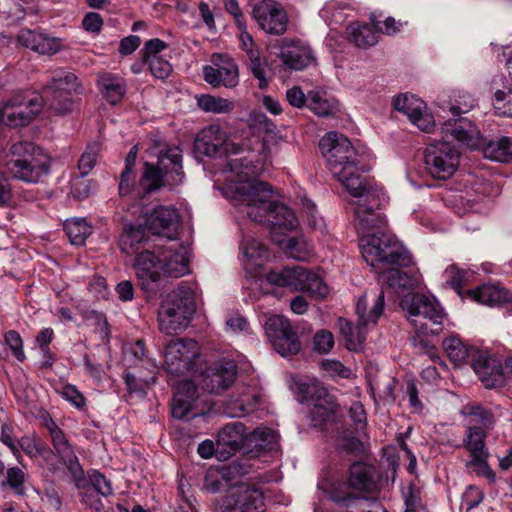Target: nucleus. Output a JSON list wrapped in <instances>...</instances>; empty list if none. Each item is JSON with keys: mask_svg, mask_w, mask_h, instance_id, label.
I'll return each mask as SVG.
<instances>
[{"mask_svg": "<svg viewBox=\"0 0 512 512\" xmlns=\"http://www.w3.org/2000/svg\"><path fill=\"white\" fill-rule=\"evenodd\" d=\"M319 148L328 170L352 197L349 205L358 221L359 247L367 264L372 268L378 263L409 266L412 257L408 250L394 236L380 231L386 218L377 210L383 205L385 194L362 175L364 169L351 141L332 131L320 139Z\"/></svg>", "mask_w": 512, "mask_h": 512, "instance_id": "nucleus-1", "label": "nucleus"}, {"mask_svg": "<svg viewBox=\"0 0 512 512\" xmlns=\"http://www.w3.org/2000/svg\"><path fill=\"white\" fill-rule=\"evenodd\" d=\"M380 280L381 291L377 294H369V300L374 303L375 296L380 293L384 295L392 292L401 296L400 305L408 313V319L416 331V336L413 338L414 346L421 348L434 363H442L434 347L422 336L439 333L444 312L435 298L410 292L420 281L419 273L408 274L399 269L390 268L381 274Z\"/></svg>", "mask_w": 512, "mask_h": 512, "instance_id": "nucleus-2", "label": "nucleus"}, {"mask_svg": "<svg viewBox=\"0 0 512 512\" xmlns=\"http://www.w3.org/2000/svg\"><path fill=\"white\" fill-rule=\"evenodd\" d=\"M221 191L240 216L269 225L272 241L278 245L285 243L284 231L298 227L294 211L274 201L272 187L266 182H235L231 179Z\"/></svg>", "mask_w": 512, "mask_h": 512, "instance_id": "nucleus-3", "label": "nucleus"}, {"mask_svg": "<svg viewBox=\"0 0 512 512\" xmlns=\"http://www.w3.org/2000/svg\"><path fill=\"white\" fill-rule=\"evenodd\" d=\"M467 98L468 101L463 106L453 105L450 107L451 117L441 125V134L444 140L431 143L425 149V169L435 179L446 180L458 169L460 153L450 144V140L472 150L482 146L478 128L468 118L460 116L475 106V100L470 96Z\"/></svg>", "mask_w": 512, "mask_h": 512, "instance_id": "nucleus-4", "label": "nucleus"}, {"mask_svg": "<svg viewBox=\"0 0 512 512\" xmlns=\"http://www.w3.org/2000/svg\"><path fill=\"white\" fill-rule=\"evenodd\" d=\"M138 147L133 146L126 156L125 169L122 171L119 182V195L143 198L145 195L158 190L162 186L170 188L182 184L184 172L182 170V155L178 146H166L157 156V164L144 163L141 178L135 182L133 167L136 161Z\"/></svg>", "mask_w": 512, "mask_h": 512, "instance_id": "nucleus-5", "label": "nucleus"}, {"mask_svg": "<svg viewBox=\"0 0 512 512\" xmlns=\"http://www.w3.org/2000/svg\"><path fill=\"white\" fill-rule=\"evenodd\" d=\"M283 138L276 133H267L262 139L253 136L244 144L243 156L230 158L226 182H260L258 177L271 163L279 150Z\"/></svg>", "mask_w": 512, "mask_h": 512, "instance_id": "nucleus-6", "label": "nucleus"}, {"mask_svg": "<svg viewBox=\"0 0 512 512\" xmlns=\"http://www.w3.org/2000/svg\"><path fill=\"white\" fill-rule=\"evenodd\" d=\"M462 414L467 418V432L463 443L471 457L468 466L477 475L492 483L496 476L487 461L489 452L485 446V438L486 430L492 425L493 416L490 411L476 404L465 405Z\"/></svg>", "mask_w": 512, "mask_h": 512, "instance_id": "nucleus-7", "label": "nucleus"}, {"mask_svg": "<svg viewBox=\"0 0 512 512\" xmlns=\"http://www.w3.org/2000/svg\"><path fill=\"white\" fill-rule=\"evenodd\" d=\"M11 158L6 167L18 180L37 184L50 173L51 159L44 150L32 142L20 141L10 147Z\"/></svg>", "mask_w": 512, "mask_h": 512, "instance_id": "nucleus-8", "label": "nucleus"}, {"mask_svg": "<svg viewBox=\"0 0 512 512\" xmlns=\"http://www.w3.org/2000/svg\"><path fill=\"white\" fill-rule=\"evenodd\" d=\"M194 311V287L190 284L179 285L161 302L158 312L160 331L172 335L185 329Z\"/></svg>", "mask_w": 512, "mask_h": 512, "instance_id": "nucleus-9", "label": "nucleus"}, {"mask_svg": "<svg viewBox=\"0 0 512 512\" xmlns=\"http://www.w3.org/2000/svg\"><path fill=\"white\" fill-rule=\"evenodd\" d=\"M369 296V293H365L356 303V314L358 317L356 327L344 318L338 319L341 334L345 338L347 349L350 351L359 352L363 349L368 328L376 324L384 311L385 301L383 300V293L375 296L374 304L371 307H369Z\"/></svg>", "mask_w": 512, "mask_h": 512, "instance_id": "nucleus-10", "label": "nucleus"}, {"mask_svg": "<svg viewBox=\"0 0 512 512\" xmlns=\"http://www.w3.org/2000/svg\"><path fill=\"white\" fill-rule=\"evenodd\" d=\"M264 280V290L268 291L264 296L270 293L268 285L287 287L294 292H306L319 298H324L329 293L328 286L316 272L299 265L284 267L279 271L272 270L265 275Z\"/></svg>", "mask_w": 512, "mask_h": 512, "instance_id": "nucleus-11", "label": "nucleus"}, {"mask_svg": "<svg viewBox=\"0 0 512 512\" xmlns=\"http://www.w3.org/2000/svg\"><path fill=\"white\" fill-rule=\"evenodd\" d=\"M268 257V249L261 241L253 237L243 238L240 244V260L249 276L247 297L251 302L260 300V295L268 293L264 290L265 276L261 274V268Z\"/></svg>", "mask_w": 512, "mask_h": 512, "instance_id": "nucleus-12", "label": "nucleus"}, {"mask_svg": "<svg viewBox=\"0 0 512 512\" xmlns=\"http://www.w3.org/2000/svg\"><path fill=\"white\" fill-rule=\"evenodd\" d=\"M293 388L302 395L301 401L312 405L310 420L313 426L318 427L326 423L336 412L334 396L330 395L325 387L314 378L295 377Z\"/></svg>", "mask_w": 512, "mask_h": 512, "instance_id": "nucleus-13", "label": "nucleus"}, {"mask_svg": "<svg viewBox=\"0 0 512 512\" xmlns=\"http://www.w3.org/2000/svg\"><path fill=\"white\" fill-rule=\"evenodd\" d=\"M164 368L174 376L196 374L200 365V348L192 339L171 340L164 350Z\"/></svg>", "mask_w": 512, "mask_h": 512, "instance_id": "nucleus-14", "label": "nucleus"}, {"mask_svg": "<svg viewBox=\"0 0 512 512\" xmlns=\"http://www.w3.org/2000/svg\"><path fill=\"white\" fill-rule=\"evenodd\" d=\"M132 215H138L147 229L155 234L168 239L177 240L180 228V215L173 206H158L153 209L148 207H132Z\"/></svg>", "mask_w": 512, "mask_h": 512, "instance_id": "nucleus-15", "label": "nucleus"}, {"mask_svg": "<svg viewBox=\"0 0 512 512\" xmlns=\"http://www.w3.org/2000/svg\"><path fill=\"white\" fill-rule=\"evenodd\" d=\"M79 84L75 74L63 70L54 72L51 82L45 87V100L50 110L63 115L73 108L72 94L77 93Z\"/></svg>", "mask_w": 512, "mask_h": 512, "instance_id": "nucleus-16", "label": "nucleus"}, {"mask_svg": "<svg viewBox=\"0 0 512 512\" xmlns=\"http://www.w3.org/2000/svg\"><path fill=\"white\" fill-rule=\"evenodd\" d=\"M42 109L41 97L36 93H18L0 108V123L18 127L28 125Z\"/></svg>", "mask_w": 512, "mask_h": 512, "instance_id": "nucleus-17", "label": "nucleus"}, {"mask_svg": "<svg viewBox=\"0 0 512 512\" xmlns=\"http://www.w3.org/2000/svg\"><path fill=\"white\" fill-rule=\"evenodd\" d=\"M261 321L267 338L281 356L288 357L300 351L298 335L285 317L264 315Z\"/></svg>", "mask_w": 512, "mask_h": 512, "instance_id": "nucleus-18", "label": "nucleus"}, {"mask_svg": "<svg viewBox=\"0 0 512 512\" xmlns=\"http://www.w3.org/2000/svg\"><path fill=\"white\" fill-rule=\"evenodd\" d=\"M263 492L254 485L240 481L221 499L219 512H264Z\"/></svg>", "mask_w": 512, "mask_h": 512, "instance_id": "nucleus-19", "label": "nucleus"}, {"mask_svg": "<svg viewBox=\"0 0 512 512\" xmlns=\"http://www.w3.org/2000/svg\"><path fill=\"white\" fill-rule=\"evenodd\" d=\"M196 147L209 157L232 155V158H236L244 154V144L230 140L226 132L216 124L209 125L201 131L196 140Z\"/></svg>", "mask_w": 512, "mask_h": 512, "instance_id": "nucleus-20", "label": "nucleus"}, {"mask_svg": "<svg viewBox=\"0 0 512 512\" xmlns=\"http://www.w3.org/2000/svg\"><path fill=\"white\" fill-rule=\"evenodd\" d=\"M190 244L177 240L168 241L161 247L162 274L170 277H181L190 271Z\"/></svg>", "mask_w": 512, "mask_h": 512, "instance_id": "nucleus-21", "label": "nucleus"}, {"mask_svg": "<svg viewBox=\"0 0 512 512\" xmlns=\"http://www.w3.org/2000/svg\"><path fill=\"white\" fill-rule=\"evenodd\" d=\"M394 108L405 114L412 125L419 130L430 133L435 128V120L426 103L413 94H401L394 99Z\"/></svg>", "mask_w": 512, "mask_h": 512, "instance_id": "nucleus-22", "label": "nucleus"}, {"mask_svg": "<svg viewBox=\"0 0 512 512\" xmlns=\"http://www.w3.org/2000/svg\"><path fill=\"white\" fill-rule=\"evenodd\" d=\"M212 65L203 68L204 79L213 87L233 88L239 82L238 67L234 59L227 54H213Z\"/></svg>", "mask_w": 512, "mask_h": 512, "instance_id": "nucleus-23", "label": "nucleus"}, {"mask_svg": "<svg viewBox=\"0 0 512 512\" xmlns=\"http://www.w3.org/2000/svg\"><path fill=\"white\" fill-rule=\"evenodd\" d=\"M253 17L262 30L280 35L287 28V14L284 8L274 0H262L253 8Z\"/></svg>", "mask_w": 512, "mask_h": 512, "instance_id": "nucleus-24", "label": "nucleus"}, {"mask_svg": "<svg viewBox=\"0 0 512 512\" xmlns=\"http://www.w3.org/2000/svg\"><path fill=\"white\" fill-rule=\"evenodd\" d=\"M237 366L233 360L222 359L211 364L201 373L202 387L211 393H221L235 380Z\"/></svg>", "mask_w": 512, "mask_h": 512, "instance_id": "nucleus-25", "label": "nucleus"}, {"mask_svg": "<svg viewBox=\"0 0 512 512\" xmlns=\"http://www.w3.org/2000/svg\"><path fill=\"white\" fill-rule=\"evenodd\" d=\"M46 427L50 433L56 452L71 473L76 486L80 487L81 482L84 481V471L63 431L56 425L53 420L48 421L46 423Z\"/></svg>", "mask_w": 512, "mask_h": 512, "instance_id": "nucleus-26", "label": "nucleus"}, {"mask_svg": "<svg viewBox=\"0 0 512 512\" xmlns=\"http://www.w3.org/2000/svg\"><path fill=\"white\" fill-rule=\"evenodd\" d=\"M197 387L193 381H183L177 385L172 400V415L176 419L195 418L203 414L197 409Z\"/></svg>", "mask_w": 512, "mask_h": 512, "instance_id": "nucleus-27", "label": "nucleus"}, {"mask_svg": "<svg viewBox=\"0 0 512 512\" xmlns=\"http://www.w3.org/2000/svg\"><path fill=\"white\" fill-rule=\"evenodd\" d=\"M280 59L285 69L303 70L316 61L310 45L302 40L284 41L280 50Z\"/></svg>", "mask_w": 512, "mask_h": 512, "instance_id": "nucleus-28", "label": "nucleus"}, {"mask_svg": "<svg viewBox=\"0 0 512 512\" xmlns=\"http://www.w3.org/2000/svg\"><path fill=\"white\" fill-rule=\"evenodd\" d=\"M160 266L161 250L158 255H155L148 249H144L136 255L134 268L143 290H152L153 286L160 280L162 274Z\"/></svg>", "mask_w": 512, "mask_h": 512, "instance_id": "nucleus-29", "label": "nucleus"}, {"mask_svg": "<svg viewBox=\"0 0 512 512\" xmlns=\"http://www.w3.org/2000/svg\"><path fill=\"white\" fill-rule=\"evenodd\" d=\"M246 472L244 467L237 463L210 470L205 477L204 487L207 491L212 493H217L228 488L233 490Z\"/></svg>", "mask_w": 512, "mask_h": 512, "instance_id": "nucleus-30", "label": "nucleus"}, {"mask_svg": "<svg viewBox=\"0 0 512 512\" xmlns=\"http://www.w3.org/2000/svg\"><path fill=\"white\" fill-rule=\"evenodd\" d=\"M471 366L479 380L487 387L494 388L504 382L503 367L499 360L480 351L473 359Z\"/></svg>", "mask_w": 512, "mask_h": 512, "instance_id": "nucleus-31", "label": "nucleus"}, {"mask_svg": "<svg viewBox=\"0 0 512 512\" xmlns=\"http://www.w3.org/2000/svg\"><path fill=\"white\" fill-rule=\"evenodd\" d=\"M238 29L240 30V48L245 51L248 57L249 67L253 76L258 80V87L260 89H265L269 83L266 75V63L261 59L258 47L256 46L252 36L247 32L246 22L244 23L243 28Z\"/></svg>", "mask_w": 512, "mask_h": 512, "instance_id": "nucleus-32", "label": "nucleus"}, {"mask_svg": "<svg viewBox=\"0 0 512 512\" xmlns=\"http://www.w3.org/2000/svg\"><path fill=\"white\" fill-rule=\"evenodd\" d=\"M167 48L168 44L159 38L144 44V59L148 61L150 73L157 79H166L172 72V65L162 55Z\"/></svg>", "mask_w": 512, "mask_h": 512, "instance_id": "nucleus-33", "label": "nucleus"}, {"mask_svg": "<svg viewBox=\"0 0 512 512\" xmlns=\"http://www.w3.org/2000/svg\"><path fill=\"white\" fill-rule=\"evenodd\" d=\"M381 476L375 467L357 462L350 467L349 485L353 490L376 493L379 490Z\"/></svg>", "mask_w": 512, "mask_h": 512, "instance_id": "nucleus-34", "label": "nucleus"}, {"mask_svg": "<svg viewBox=\"0 0 512 512\" xmlns=\"http://www.w3.org/2000/svg\"><path fill=\"white\" fill-rule=\"evenodd\" d=\"M17 40L22 46L42 55L56 54L62 48L59 38L47 36L38 30L21 29Z\"/></svg>", "mask_w": 512, "mask_h": 512, "instance_id": "nucleus-35", "label": "nucleus"}, {"mask_svg": "<svg viewBox=\"0 0 512 512\" xmlns=\"http://www.w3.org/2000/svg\"><path fill=\"white\" fill-rule=\"evenodd\" d=\"M135 217L137 218V223H126L119 237V248L127 255H137L142 249H145L148 241L147 227L138 215Z\"/></svg>", "mask_w": 512, "mask_h": 512, "instance_id": "nucleus-36", "label": "nucleus"}, {"mask_svg": "<svg viewBox=\"0 0 512 512\" xmlns=\"http://www.w3.org/2000/svg\"><path fill=\"white\" fill-rule=\"evenodd\" d=\"M258 402L257 392L243 387L234 392L225 402L224 412L230 418H240L254 411Z\"/></svg>", "mask_w": 512, "mask_h": 512, "instance_id": "nucleus-37", "label": "nucleus"}, {"mask_svg": "<svg viewBox=\"0 0 512 512\" xmlns=\"http://www.w3.org/2000/svg\"><path fill=\"white\" fill-rule=\"evenodd\" d=\"M246 427L242 422H232L223 427L217 435V448L227 454L246 449Z\"/></svg>", "mask_w": 512, "mask_h": 512, "instance_id": "nucleus-38", "label": "nucleus"}, {"mask_svg": "<svg viewBox=\"0 0 512 512\" xmlns=\"http://www.w3.org/2000/svg\"><path fill=\"white\" fill-rule=\"evenodd\" d=\"M444 349L449 359L457 366L471 362L479 352L472 346L465 345L458 336H450L443 341Z\"/></svg>", "mask_w": 512, "mask_h": 512, "instance_id": "nucleus-39", "label": "nucleus"}, {"mask_svg": "<svg viewBox=\"0 0 512 512\" xmlns=\"http://www.w3.org/2000/svg\"><path fill=\"white\" fill-rule=\"evenodd\" d=\"M308 108L317 116L327 117L338 112L339 103L325 92L313 90L308 94Z\"/></svg>", "mask_w": 512, "mask_h": 512, "instance_id": "nucleus-40", "label": "nucleus"}, {"mask_svg": "<svg viewBox=\"0 0 512 512\" xmlns=\"http://www.w3.org/2000/svg\"><path fill=\"white\" fill-rule=\"evenodd\" d=\"M278 435L271 429L264 426L255 428L246 436V450L260 451L263 449H273L277 443Z\"/></svg>", "mask_w": 512, "mask_h": 512, "instance_id": "nucleus-41", "label": "nucleus"}, {"mask_svg": "<svg viewBox=\"0 0 512 512\" xmlns=\"http://www.w3.org/2000/svg\"><path fill=\"white\" fill-rule=\"evenodd\" d=\"M352 8L342 0H330L320 10V17L327 25H341L351 15Z\"/></svg>", "mask_w": 512, "mask_h": 512, "instance_id": "nucleus-42", "label": "nucleus"}, {"mask_svg": "<svg viewBox=\"0 0 512 512\" xmlns=\"http://www.w3.org/2000/svg\"><path fill=\"white\" fill-rule=\"evenodd\" d=\"M98 84L104 97L113 105L117 104L125 95V81L119 76L105 73L99 77Z\"/></svg>", "mask_w": 512, "mask_h": 512, "instance_id": "nucleus-43", "label": "nucleus"}, {"mask_svg": "<svg viewBox=\"0 0 512 512\" xmlns=\"http://www.w3.org/2000/svg\"><path fill=\"white\" fill-rule=\"evenodd\" d=\"M318 490L322 492L324 499L348 506L353 500L350 495H345L342 492L344 484L342 482L328 478L326 475H322L317 484Z\"/></svg>", "mask_w": 512, "mask_h": 512, "instance_id": "nucleus-44", "label": "nucleus"}, {"mask_svg": "<svg viewBox=\"0 0 512 512\" xmlns=\"http://www.w3.org/2000/svg\"><path fill=\"white\" fill-rule=\"evenodd\" d=\"M472 298L483 305L496 306L509 300V293L495 285H483L470 291Z\"/></svg>", "mask_w": 512, "mask_h": 512, "instance_id": "nucleus-45", "label": "nucleus"}, {"mask_svg": "<svg viewBox=\"0 0 512 512\" xmlns=\"http://www.w3.org/2000/svg\"><path fill=\"white\" fill-rule=\"evenodd\" d=\"M484 156L497 162L512 160V137H500L488 142L483 149Z\"/></svg>", "mask_w": 512, "mask_h": 512, "instance_id": "nucleus-46", "label": "nucleus"}, {"mask_svg": "<svg viewBox=\"0 0 512 512\" xmlns=\"http://www.w3.org/2000/svg\"><path fill=\"white\" fill-rule=\"evenodd\" d=\"M196 103L202 111L214 114H227L235 107L233 101L210 94L196 96Z\"/></svg>", "mask_w": 512, "mask_h": 512, "instance_id": "nucleus-47", "label": "nucleus"}, {"mask_svg": "<svg viewBox=\"0 0 512 512\" xmlns=\"http://www.w3.org/2000/svg\"><path fill=\"white\" fill-rule=\"evenodd\" d=\"M64 230L71 244L81 246L92 232V227L83 218L66 220Z\"/></svg>", "mask_w": 512, "mask_h": 512, "instance_id": "nucleus-48", "label": "nucleus"}, {"mask_svg": "<svg viewBox=\"0 0 512 512\" xmlns=\"http://www.w3.org/2000/svg\"><path fill=\"white\" fill-rule=\"evenodd\" d=\"M348 29L354 43L358 47L367 48L373 46L378 41L377 30L373 25L352 23Z\"/></svg>", "mask_w": 512, "mask_h": 512, "instance_id": "nucleus-49", "label": "nucleus"}, {"mask_svg": "<svg viewBox=\"0 0 512 512\" xmlns=\"http://www.w3.org/2000/svg\"><path fill=\"white\" fill-rule=\"evenodd\" d=\"M293 259L305 261L310 253L311 248L303 237H285V243L279 245Z\"/></svg>", "mask_w": 512, "mask_h": 512, "instance_id": "nucleus-50", "label": "nucleus"}, {"mask_svg": "<svg viewBox=\"0 0 512 512\" xmlns=\"http://www.w3.org/2000/svg\"><path fill=\"white\" fill-rule=\"evenodd\" d=\"M100 151L99 144L96 142L87 145L78 162V169L82 176L88 175L96 164Z\"/></svg>", "mask_w": 512, "mask_h": 512, "instance_id": "nucleus-51", "label": "nucleus"}, {"mask_svg": "<svg viewBox=\"0 0 512 512\" xmlns=\"http://www.w3.org/2000/svg\"><path fill=\"white\" fill-rule=\"evenodd\" d=\"M17 445L19 450L21 449L31 458H36L49 452V448L43 442L29 436L22 437L17 442Z\"/></svg>", "mask_w": 512, "mask_h": 512, "instance_id": "nucleus-52", "label": "nucleus"}, {"mask_svg": "<svg viewBox=\"0 0 512 512\" xmlns=\"http://www.w3.org/2000/svg\"><path fill=\"white\" fill-rule=\"evenodd\" d=\"M493 107L500 116H512V90H497L494 94Z\"/></svg>", "mask_w": 512, "mask_h": 512, "instance_id": "nucleus-53", "label": "nucleus"}, {"mask_svg": "<svg viewBox=\"0 0 512 512\" xmlns=\"http://www.w3.org/2000/svg\"><path fill=\"white\" fill-rule=\"evenodd\" d=\"M312 343L314 351L327 354L334 346V336L330 331L321 329L315 333Z\"/></svg>", "mask_w": 512, "mask_h": 512, "instance_id": "nucleus-54", "label": "nucleus"}, {"mask_svg": "<svg viewBox=\"0 0 512 512\" xmlns=\"http://www.w3.org/2000/svg\"><path fill=\"white\" fill-rule=\"evenodd\" d=\"M90 482L93 486L95 492L99 495L107 497L112 494L113 489L110 480H108L105 475L100 473L97 470H93L89 474Z\"/></svg>", "mask_w": 512, "mask_h": 512, "instance_id": "nucleus-55", "label": "nucleus"}, {"mask_svg": "<svg viewBox=\"0 0 512 512\" xmlns=\"http://www.w3.org/2000/svg\"><path fill=\"white\" fill-rule=\"evenodd\" d=\"M444 279L453 289H460L466 282L468 272L452 265L444 271Z\"/></svg>", "mask_w": 512, "mask_h": 512, "instance_id": "nucleus-56", "label": "nucleus"}, {"mask_svg": "<svg viewBox=\"0 0 512 512\" xmlns=\"http://www.w3.org/2000/svg\"><path fill=\"white\" fill-rule=\"evenodd\" d=\"M6 344L11 349L14 357L23 362L26 358L24 350H23V341L19 333L14 330L8 331L4 336Z\"/></svg>", "mask_w": 512, "mask_h": 512, "instance_id": "nucleus-57", "label": "nucleus"}, {"mask_svg": "<svg viewBox=\"0 0 512 512\" xmlns=\"http://www.w3.org/2000/svg\"><path fill=\"white\" fill-rule=\"evenodd\" d=\"M7 484L14 490L17 495L24 494L25 473L21 468L12 467L7 470Z\"/></svg>", "mask_w": 512, "mask_h": 512, "instance_id": "nucleus-58", "label": "nucleus"}, {"mask_svg": "<svg viewBox=\"0 0 512 512\" xmlns=\"http://www.w3.org/2000/svg\"><path fill=\"white\" fill-rule=\"evenodd\" d=\"M1 442L6 445L16 459L20 462L21 453L18 449L17 442L14 438V430L11 424L5 423L1 426Z\"/></svg>", "mask_w": 512, "mask_h": 512, "instance_id": "nucleus-59", "label": "nucleus"}, {"mask_svg": "<svg viewBox=\"0 0 512 512\" xmlns=\"http://www.w3.org/2000/svg\"><path fill=\"white\" fill-rule=\"evenodd\" d=\"M370 19L377 32L393 35L400 30V23H397L392 17H387L384 21H381L375 14H371Z\"/></svg>", "mask_w": 512, "mask_h": 512, "instance_id": "nucleus-60", "label": "nucleus"}, {"mask_svg": "<svg viewBox=\"0 0 512 512\" xmlns=\"http://www.w3.org/2000/svg\"><path fill=\"white\" fill-rule=\"evenodd\" d=\"M302 207L307 216L308 224L313 229H321L324 225L323 218L317 214L315 204L307 198L302 200Z\"/></svg>", "mask_w": 512, "mask_h": 512, "instance_id": "nucleus-61", "label": "nucleus"}, {"mask_svg": "<svg viewBox=\"0 0 512 512\" xmlns=\"http://www.w3.org/2000/svg\"><path fill=\"white\" fill-rule=\"evenodd\" d=\"M145 355L144 343L141 340L136 341L134 344L126 347L124 350V361L128 365H136L141 361Z\"/></svg>", "mask_w": 512, "mask_h": 512, "instance_id": "nucleus-62", "label": "nucleus"}, {"mask_svg": "<svg viewBox=\"0 0 512 512\" xmlns=\"http://www.w3.org/2000/svg\"><path fill=\"white\" fill-rule=\"evenodd\" d=\"M225 330L232 334L246 332L248 330L247 319L239 313L231 314L225 321Z\"/></svg>", "mask_w": 512, "mask_h": 512, "instance_id": "nucleus-63", "label": "nucleus"}, {"mask_svg": "<svg viewBox=\"0 0 512 512\" xmlns=\"http://www.w3.org/2000/svg\"><path fill=\"white\" fill-rule=\"evenodd\" d=\"M61 395L78 409L84 407L86 404L85 397L74 385L67 384L63 386Z\"/></svg>", "mask_w": 512, "mask_h": 512, "instance_id": "nucleus-64", "label": "nucleus"}]
</instances>
